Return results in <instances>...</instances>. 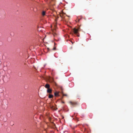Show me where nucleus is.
Segmentation results:
<instances>
[{"mask_svg":"<svg viewBox=\"0 0 133 133\" xmlns=\"http://www.w3.org/2000/svg\"><path fill=\"white\" fill-rule=\"evenodd\" d=\"M47 92L49 93H51L52 92V90L49 88L47 90Z\"/></svg>","mask_w":133,"mask_h":133,"instance_id":"3","label":"nucleus"},{"mask_svg":"<svg viewBox=\"0 0 133 133\" xmlns=\"http://www.w3.org/2000/svg\"><path fill=\"white\" fill-rule=\"evenodd\" d=\"M53 95H52L49 94V98H52L53 97Z\"/></svg>","mask_w":133,"mask_h":133,"instance_id":"6","label":"nucleus"},{"mask_svg":"<svg viewBox=\"0 0 133 133\" xmlns=\"http://www.w3.org/2000/svg\"><path fill=\"white\" fill-rule=\"evenodd\" d=\"M69 103L72 106H74L76 105L77 104V102H74L70 101L69 102Z\"/></svg>","mask_w":133,"mask_h":133,"instance_id":"2","label":"nucleus"},{"mask_svg":"<svg viewBox=\"0 0 133 133\" xmlns=\"http://www.w3.org/2000/svg\"><path fill=\"white\" fill-rule=\"evenodd\" d=\"M56 49V48L55 47H54L53 49V50H55Z\"/></svg>","mask_w":133,"mask_h":133,"instance_id":"9","label":"nucleus"},{"mask_svg":"<svg viewBox=\"0 0 133 133\" xmlns=\"http://www.w3.org/2000/svg\"><path fill=\"white\" fill-rule=\"evenodd\" d=\"M45 88L48 89L50 88V86L49 84H46L45 85Z\"/></svg>","mask_w":133,"mask_h":133,"instance_id":"4","label":"nucleus"},{"mask_svg":"<svg viewBox=\"0 0 133 133\" xmlns=\"http://www.w3.org/2000/svg\"><path fill=\"white\" fill-rule=\"evenodd\" d=\"M63 94V96H67V95L66 94Z\"/></svg>","mask_w":133,"mask_h":133,"instance_id":"8","label":"nucleus"},{"mask_svg":"<svg viewBox=\"0 0 133 133\" xmlns=\"http://www.w3.org/2000/svg\"><path fill=\"white\" fill-rule=\"evenodd\" d=\"M47 49H48V50H49V48H48Z\"/></svg>","mask_w":133,"mask_h":133,"instance_id":"12","label":"nucleus"},{"mask_svg":"<svg viewBox=\"0 0 133 133\" xmlns=\"http://www.w3.org/2000/svg\"><path fill=\"white\" fill-rule=\"evenodd\" d=\"M80 20V19H77V21H78V22H79V21ZM77 20H76V21H77Z\"/></svg>","mask_w":133,"mask_h":133,"instance_id":"10","label":"nucleus"},{"mask_svg":"<svg viewBox=\"0 0 133 133\" xmlns=\"http://www.w3.org/2000/svg\"><path fill=\"white\" fill-rule=\"evenodd\" d=\"M79 28H78L77 29L74 28L73 29V31L74 33L76 34L78 37H79V34L78 32Z\"/></svg>","mask_w":133,"mask_h":133,"instance_id":"1","label":"nucleus"},{"mask_svg":"<svg viewBox=\"0 0 133 133\" xmlns=\"http://www.w3.org/2000/svg\"><path fill=\"white\" fill-rule=\"evenodd\" d=\"M59 92L57 91L56 92L54 93V95L55 96H58Z\"/></svg>","mask_w":133,"mask_h":133,"instance_id":"5","label":"nucleus"},{"mask_svg":"<svg viewBox=\"0 0 133 133\" xmlns=\"http://www.w3.org/2000/svg\"><path fill=\"white\" fill-rule=\"evenodd\" d=\"M45 12L44 11H42V15L43 16H44L45 15Z\"/></svg>","mask_w":133,"mask_h":133,"instance_id":"7","label":"nucleus"},{"mask_svg":"<svg viewBox=\"0 0 133 133\" xmlns=\"http://www.w3.org/2000/svg\"><path fill=\"white\" fill-rule=\"evenodd\" d=\"M44 131L45 132H46L45 130Z\"/></svg>","mask_w":133,"mask_h":133,"instance_id":"11","label":"nucleus"}]
</instances>
